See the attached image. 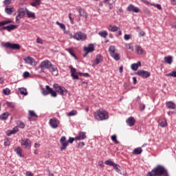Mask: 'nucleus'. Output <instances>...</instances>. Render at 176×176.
Wrapping results in <instances>:
<instances>
[{
    "mask_svg": "<svg viewBox=\"0 0 176 176\" xmlns=\"http://www.w3.org/2000/svg\"><path fill=\"white\" fill-rule=\"evenodd\" d=\"M168 176V172L164 168V166L157 165L151 171L148 172L147 176Z\"/></svg>",
    "mask_w": 176,
    "mask_h": 176,
    "instance_id": "f257e3e1",
    "label": "nucleus"
},
{
    "mask_svg": "<svg viewBox=\"0 0 176 176\" xmlns=\"http://www.w3.org/2000/svg\"><path fill=\"white\" fill-rule=\"evenodd\" d=\"M94 116L96 120L102 121V120H107L109 119V114L107 113V111L99 109L96 111L94 113Z\"/></svg>",
    "mask_w": 176,
    "mask_h": 176,
    "instance_id": "f03ea898",
    "label": "nucleus"
},
{
    "mask_svg": "<svg viewBox=\"0 0 176 176\" xmlns=\"http://www.w3.org/2000/svg\"><path fill=\"white\" fill-rule=\"evenodd\" d=\"M74 141H76V139L75 138H69L68 141H67V138L65 136H62L60 139V151L63 152V151H65L67 149V146H68L69 144H73Z\"/></svg>",
    "mask_w": 176,
    "mask_h": 176,
    "instance_id": "7ed1b4c3",
    "label": "nucleus"
},
{
    "mask_svg": "<svg viewBox=\"0 0 176 176\" xmlns=\"http://www.w3.org/2000/svg\"><path fill=\"white\" fill-rule=\"evenodd\" d=\"M53 87L54 89L56 92V94H60V96H67V93H68V90H67V89H65V87H63V86H60L58 85V84H56L54 83L53 85Z\"/></svg>",
    "mask_w": 176,
    "mask_h": 176,
    "instance_id": "20e7f679",
    "label": "nucleus"
},
{
    "mask_svg": "<svg viewBox=\"0 0 176 176\" xmlns=\"http://www.w3.org/2000/svg\"><path fill=\"white\" fill-rule=\"evenodd\" d=\"M41 93L43 96H47L51 94V97H57V94L53 90V88H51L49 85L45 86V88H41Z\"/></svg>",
    "mask_w": 176,
    "mask_h": 176,
    "instance_id": "39448f33",
    "label": "nucleus"
},
{
    "mask_svg": "<svg viewBox=\"0 0 176 176\" xmlns=\"http://www.w3.org/2000/svg\"><path fill=\"white\" fill-rule=\"evenodd\" d=\"M27 14L25 12V8H20L17 10V15L16 16V22L20 23V20L25 16Z\"/></svg>",
    "mask_w": 176,
    "mask_h": 176,
    "instance_id": "423d86ee",
    "label": "nucleus"
},
{
    "mask_svg": "<svg viewBox=\"0 0 176 176\" xmlns=\"http://www.w3.org/2000/svg\"><path fill=\"white\" fill-rule=\"evenodd\" d=\"M2 46L7 49H12V50H19L20 49V45L16 43H10L9 42L3 43Z\"/></svg>",
    "mask_w": 176,
    "mask_h": 176,
    "instance_id": "0eeeda50",
    "label": "nucleus"
},
{
    "mask_svg": "<svg viewBox=\"0 0 176 176\" xmlns=\"http://www.w3.org/2000/svg\"><path fill=\"white\" fill-rule=\"evenodd\" d=\"M73 38L76 41H86L87 35L82 32H78L74 34Z\"/></svg>",
    "mask_w": 176,
    "mask_h": 176,
    "instance_id": "6e6552de",
    "label": "nucleus"
},
{
    "mask_svg": "<svg viewBox=\"0 0 176 176\" xmlns=\"http://www.w3.org/2000/svg\"><path fill=\"white\" fill-rule=\"evenodd\" d=\"M116 0H104L103 1L100 2L99 3V6H109L110 10H112L113 9V3H115Z\"/></svg>",
    "mask_w": 176,
    "mask_h": 176,
    "instance_id": "1a4fd4ad",
    "label": "nucleus"
},
{
    "mask_svg": "<svg viewBox=\"0 0 176 176\" xmlns=\"http://www.w3.org/2000/svg\"><path fill=\"white\" fill-rule=\"evenodd\" d=\"M52 65V62H50L49 60H45L41 63L39 68H41V71H43V69H49Z\"/></svg>",
    "mask_w": 176,
    "mask_h": 176,
    "instance_id": "9d476101",
    "label": "nucleus"
},
{
    "mask_svg": "<svg viewBox=\"0 0 176 176\" xmlns=\"http://www.w3.org/2000/svg\"><path fill=\"white\" fill-rule=\"evenodd\" d=\"M49 124L52 129H57L60 124V121L56 118H53L50 120Z\"/></svg>",
    "mask_w": 176,
    "mask_h": 176,
    "instance_id": "9b49d317",
    "label": "nucleus"
},
{
    "mask_svg": "<svg viewBox=\"0 0 176 176\" xmlns=\"http://www.w3.org/2000/svg\"><path fill=\"white\" fill-rule=\"evenodd\" d=\"M21 144L25 149H30L31 148V140L30 139H22L21 140Z\"/></svg>",
    "mask_w": 176,
    "mask_h": 176,
    "instance_id": "f8f14e48",
    "label": "nucleus"
},
{
    "mask_svg": "<svg viewBox=\"0 0 176 176\" xmlns=\"http://www.w3.org/2000/svg\"><path fill=\"white\" fill-rule=\"evenodd\" d=\"M137 75H138V76H141L144 79H146V78H149V76H151V73L145 70H139L137 72Z\"/></svg>",
    "mask_w": 176,
    "mask_h": 176,
    "instance_id": "ddd939ff",
    "label": "nucleus"
},
{
    "mask_svg": "<svg viewBox=\"0 0 176 176\" xmlns=\"http://www.w3.org/2000/svg\"><path fill=\"white\" fill-rule=\"evenodd\" d=\"M84 50L86 52L84 57H86L89 53H91L94 50V45L89 44L88 47H85Z\"/></svg>",
    "mask_w": 176,
    "mask_h": 176,
    "instance_id": "4468645a",
    "label": "nucleus"
},
{
    "mask_svg": "<svg viewBox=\"0 0 176 176\" xmlns=\"http://www.w3.org/2000/svg\"><path fill=\"white\" fill-rule=\"evenodd\" d=\"M23 60L26 64H29L30 65H35V59H34L31 56H27L25 58H23Z\"/></svg>",
    "mask_w": 176,
    "mask_h": 176,
    "instance_id": "2eb2a0df",
    "label": "nucleus"
},
{
    "mask_svg": "<svg viewBox=\"0 0 176 176\" xmlns=\"http://www.w3.org/2000/svg\"><path fill=\"white\" fill-rule=\"evenodd\" d=\"M25 12L28 19H32L33 20H35V19H36V16H35V12L30 11L29 10H28L27 8H25Z\"/></svg>",
    "mask_w": 176,
    "mask_h": 176,
    "instance_id": "dca6fc26",
    "label": "nucleus"
},
{
    "mask_svg": "<svg viewBox=\"0 0 176 176\" xmlns=\"http://www.w3.org/2000/svg\"><path fill=\"white\" fill-rule=\"evenodd\" d=\"M102 61V56L101 54H98L96 59L92 60L93 65H98Z\"/></svg>",
    "mask_w": 176,
    "mask_h": 176,
    "instance_id": "f3484780",
    "label": "nucleus"
},
{
    "mask_svg": "<svg viewBox=\"0 0 176 176\" xmlns=\"http://www.w3.org/2000/svg\"><path fill=\"white\" fill-rule=\"evenodd\" d=\"M127 10L128 12H133L134 13H138V12H140V8L137 7H134V6H133L132 4H130L127 7Z\"/></svg>",
    "mask_w": 176,
    "mask_h": 176,
    "instance_id": "a211bd4d",
    "label": "nucleus"
},
{
    "mask_svg": "<svg viewBox=\"0 0 176 176\" xmlns=\"http://www.w3.org/2000/svg\"><path fill=\"white\" fill-rule=\"evenodd\" d=\"M86 138V133L85 132H80L77 136L75 137L76 141H80Z\"/></svg>",
    "mask_w": 176,
    "mask_h": 176,
    "instance_id": "6ab92c4d",
    "label": "nucleus"
},
{
    "mask_svg": "<svg viewBox=\"0 0 176 176\" xmlns=\"http://www.w3.org/2000/svg\"><path fill=\"white\" fill-rule=\"evenodd\" d=\"M50 68V72H52L54 76H57V75H58V69H57V67H56V65H52Z\"/></svg>",
    "mask_w": 176,
    "mask_h": 176,
    "instance_id": "aec40b11",
    "label": "nucleus"
},
{
    "mask_svg": "<svg viewBox=\"0 0 176 176\" xmlns=\"http://www.w3.org/2000/svg\"><path fill=\"white\" fill-rule=\"evenodd\" d=\"M107 30L111 31V32H116V31H119V28L116 25H109Z\"/></svg>",
    "mask_w": 176,
    "mask_h": 176,
    "instance_id": "412c9836",
    "label": "nucleus"
},
{
    "mask_svg": "<svg viewBox=\"0 0 176 176\" xmlns=\"http://www.w3.org/2000/svg\"><path fill=\"white\" fill-rule=\"evenodd\" d=\"M126 124L130 126V127L134 126L135 124V120L133 117H129L126 120Z\"/></svg>",
    "mask_w": 176,
    "mask_h": 176,
    "instance_id": "4be33fe9",
    "label": "nucleus"
},
{
    "mask_svg": "<svg viewBox=\"0 0 176 176\" xmlns=\"http://www.w3.org/2000/svg\"><path fill=\"white\" fill-rule=\"evenodd\" d=\"M16 28H17V25L12 24L10 25L3 27V30H7L8 32H10L12 30H16Z\"/></svg>",
    "mask_w": 176,
    "mask_h": 176,
    "instance_id": "5701e85b",
    "label": "nucleus"
},
{
    "mask_svg": "<svg viewBox=\"0 0 176 176\" xmlns=\"http://www.w3.org/2000/svg\"><path fill=\"white\" fill-rule=\"evenodd\" d=\"M78 10L80 16H81L82 17H85V19L87 18V13L85 12V10H83V8H78Z\"/></svg>",
    "mask_w": 176,
    "mask_h": 176,
    "instance_id": "b1692460",
    "label": "nucleus"
},
{
    "mask_svg": "<svg viewBox=\"0 0 176 176\" xmlns=\"http://www.w3.org/2000/svg\"><path fill=\"white\" fill-rule=\"evenodd\" d=\"M138 67H141V62L140 61H138L137 63H133L131 65L132 71H137V69H138Z\"/></svg>",
    "mask_w": 176,
    "mask_h": 176,
    "instance_id": "393cba45",
    "label": "nucleus"
},
{
    "mask_svg": "<svg viewBox=\"0 0 176 176\" xmlns=\"http://www.w3.org/2000/svg\"><path fill=\"white\" fill-rule=\"evenodd\" d=\"M166 105L168 109H175V104L173 102H167Z\"/></svg>",
    "mask_w": 176,
    "mask_h": 176,
    "instance_id": "a878e982",
    "label": "nucleus"
},
{
    "mask_svg": "<svg viewBox=\"0 0 176 176\" xmlns=\"http://www.w3.org/2000/svg\"><path fill=\"white\" fill-rule=\"evenodd\" d=\"M164 61L166 64H169V65H171L173 64V56H166L164 57Z\"/></svg>",
    "mask_w": 176,
    "mask_h": 176,
    "instance_id": "bb28decb",
    "label": "nucleus"
},
{
    "mask_svg": "<svg viewBox=\"0 0 176 176\" xmlns=\"http://www.w3.org/2000/svg\"><path fill=\"white\" fill-rule=\"evenodd\" d=\"M65 50H66V52H68V53H69L70 56L74 57L75 58V60L78 59V58H76V55H75V54L74 53V48H67Z\"/></svg>",
    "mask_w": 176,
    "mask_h": 176,
    "instance_id": "cd10ccee",
    "label": "nucleus"
},
{
    "mask_svg": "<svg viewBox=\"0 0 176 176\" xmlns=\"http://www.w3.org/2000/svg\"><path fill=\"white\" fill-rule=\"evenodd\" d=\"M9 118V112H6L0 115V120H7Z\"/></svg>",
    "mask_w": 176,
    "mask_h": 176,
    "instance_id": "c85d7f7f",
    "label": "nucleus"
},
{
    "mask_svg": "<svg viewBox=\"0 0 176 176\" xmlns=\"http://www.w3.org/2000/svg\"><path fill=\"white\" fill-rule=\"evenodd\" d=\"M30 5L33 6V8H36L41 5V0H34Z\"/></svg>",
    "mask_w": 176,
    "mask_h": 176,
    "instance_id": "c756f323",
    "label": "nucleus"
},
{
    "mask_svg": "<svg viewBox=\"0 0 176 176\" xmlns=\"http://www.w3.org/2000/svg\"><path fill=\"white\" fill-rule=\"evenodd\" d=\"M135 50L138 54H144V50L142 49V47H141V46L136 45Z\"/></svg>",
    "mask_w": 176,
    "mask_h": 176,
    "instance_id": "7c9ffc66",
    "label": "nucleus"
},
{
    "mask_svg": "<svg viewBox=\"0 0 176 176\" xmlns=\"http://www.w3.org/2000/svg\"><path fill=\"white\" fill-rule=\"evenodd\" d=\"M14 11V8H9L8 6H6L5 8V12L6 13H7V14H12V13H13Z\"/></svg>",
    "mask_w": 176,
    "mask_h": 176,
    "instance_id": "2f4dec72",
    "label": "nucleus"
},
{
    "mask_svg": "<svg viewBox=\"0 0 176 176\" xmlns=\"http://www.w3.org/2000/svg\"><path fill=\"white\" fill-rule=\"evenodd\" d=\"M142 153V148H136L133 151V155H141Z\"/></svg>",
    "mask_w": 176,
    "mask_h": 176,
    "instance_id": "473e14b6",
    "label": "nucleus"
},
{
    "mask_svg": "<svg viewBox=\"0 0 176 176\" xmlns=\"http://www.w3.org/2000/svg\"><path fill=\"white\" fill-rule=\"evenodd\" d=\"M110 56H111V57L114 58L116 60V61H119V60H120V55L118 53L112 54Z\"/></svg>",
    "mask_w": 176,
    "mask_h": 176,
    "instance_id": "72a5a7b5",
    "label": "nucleus"
},
{
    "mask_svg": "<svg viewBox=\"0 0 176 176\" xmlns=\"http://www.w3.org/2000/svg\"><path fill=\"white\" fill-rule=\"evenodd\" d=\"M67 116H76L78 115V111L76 110H72L69 113H66Z\"/></svg>",
    "mask_w": 176,
    "mask_h": 176,
    "instance_id": "f704fd0d",
    "label": "nucleus"
},
{
    "mask_svg": "<svg viewBox=\"0 0 176 176\" xmlns=\"http://www.w3.org/2000/svg\"><path fill=\"white\" fill-rule=\"evenodd\" d=\"M98 35H100V36H101L102 38H107V36H108V32H107L106 30L99 32Z\"/></svg>",
    "mask_w": 176,
    "mask_h": 176,
    "instance_id": "c9c22d12",
    "label": "nucleus"
},
{
    "mask_svg": "<svg viewBox=\"0 0 176 176\" xmlns=\"http://www.w3.org/2000/svg\"><path fill=\"white\" fill-rule=\"evenodd\" d=\"M116 50V47L113 45H111L109 47V54L110 56H111V54H115V52Z\"/></svg>",
    "mask_w": 176,
    "mask_h": 176,
    "instance_id": "e433bc0d",
    "label": "nucleus"
},
{
    "mask_svg": "<svg viewBox=\"0 0 176 176\" xmlns=\"http://www.w3.org/2000/svg\"><path fill=\"white\" fill-rule=\"evenodd\" d=\"M104 164H106V166H111L112 167H113L116 163L113 162V161H111V160H107L104 162Z\"/></svg>",
    "mask_w": 176,
    "mask_h": 176,
    "instance_id": "4c0bfd02",
    "label": "nucleus"
},
{
    "mask_svg": "<svg viewBox=\"0 0 176 176\" xmlns=\"http://www.w3.org/2000/svg\"><path fill=\"white\" fill-rule=\"evenodd\" d=\"M160 127H166L167 126V121L166 120H162L159 121Z\"/></svg>",
    "mask_w": 176,
    "mask_h": 176,
    "instance_id": "58836bf2",
    "label": "nucleus"
},
{
    "mask_svg": "<svg viewBox=\"0 0 176 176\" xmlns=\"http://www.w3.org/2000/svg\"><path fill=\"white\" fill-rule=\"evenodd\" d=\"M19 131V128L17 126H15L12 130L10 131V133L8 134V136L12 135V134H16Z\"/></svg>",
    "mask_w": 176,
    "mask_h": 176,
    "instance_id": "ea45409f",
    "label": "nucleus"
},
{
    "mask_svg": "<svg viewBox=\"0 0 176 176\" xmlns=\"http://www.w3.org/2000/svg\"><path fill=\"white\" fill-rule=\"evenodd\" d=\"M16 124L19 129H24L25 127V124L21 121H17Z\"/></svg>",
    "mask_w": 176,
    "mask_h": 176,
    "instance_id": "a19ab883",
    "label": "nucleus"
},
{
    "mask_svg": "<svg viewBox=\"0 0 176 176\" xmlns=\"http://www.w3.org/2000/svg\"><path fill=\"white\" fill-rule=\"evenodd\" d=\"M19 91L22 96H27L28 94V92H27V89L24 88H19Z\"/></svg>",
    "mask_w": 176,
    "mask_h": 176,
    "instance_id": "79ce46f5",
    "label": "nucleus"
},
{
    "mask_svg": "<svg viewBox=\"0 0 176 176\" xmlns=\"http://www.w3.org/2000/svg\"><path fill=\"white\" fill-rule=\"evenodd\" d=\"M113 169L116 171V173H120V166L118 164H114Z\"/></svg>",
    "mask_w": 176,
    "mask_h": 176,
    "instance_id": "37998d69",
    "label": "nucleus"
},
{
    "mask_svg": "<svg viewBox=\"0 0 176 176\" xmlns=\"http://www.w3.org/2000/svg\"><path fill=\"white\" fill-rule=\"evenodd\" d=\"M22 149H21V147H18L15 149V152L16 153V155H18V156H22L21 155V152H22Z\"/></svg>",
    "mask_w": 176,
    "mask_h": 176,
    "instance_id": "c03bdc74",
    "label": "nucleus"
},
{
    "mask_svg": "<svg viewBox=\"0 0 176 176\" xmlns=\"http://www.w3.org/2000/svg\"><path fill=\"white\" fill-rule=\"evenodd\" d=\"M56 23L57 24V25H59L61 30H63V31H65V25H64V23H61L58 21H56Z\"/></svg>",
    "mask_w": 176,
    "mask_h": 176,
    "instance_id": "a18cd8bd",
    "label": "nucleus"
},
{
    "mask_svg": "<svg viewBox=\"0 0 176 176\" xmlns=\"http://www.w3.org/2000/svg\"><path fill=\"white\" fill-rule=\"evenodd\" d=\"M29 115L31 116V118H35L36 119L38 118V116H36L34 111L30 110Z\"/></svg>",
    "mask_w": 176,
    "mask_h": 176,
    "instance_id": "49530a36",
    "label": "nucleus"
},
{
    "mask_svg": "<svg viewBox=\"0 0 176 176\" xmlns=\"http://www.w3.org/2000/svg\"><path fill=\"white\" fill-rule=\"evenodd\" d=\"M3 93L5 96H9V94H10V89L9 88H6L3 90Z\"/></svg>",
    "mask_w": 176,
    "mask_h": 176,
    "instance_id": "de8ad7c7",
    "label": "nucleus"
},
{
    "mask_svg": "<svg viewBox=\"0 0 176 176\" xmlns=\"http://www.w3.org/2000/svg\"><path fill=\"white\" fill-rule=\"evenodd\" d=\"M166 76H172L173 78H176V71H173L172 72L166 74Z\"/></svg>",
    "mask_w": 176,
    "mask_h": 176,
    "instance_id": "09e8293b",
    "label": "nucleus"
},
{
    "mask_svg": "<svg viewBox=\"0 0 176 176\" xmlns=\"http://www.w3.org/2000/svg\"><path fill=\"white\" fill-rule=\"evenodd\" d=\"M116 138H117L116 135H113L111 136V140H112L113 142H115V144H119V142L118 141V140Z\"/></svg>",
    "mask_w": 176,
    "mask_h": 176,
    "instance_id": "8fccbe9b",
    "label": "nucleus"
},
{
    "mask_svg": "<svg viewBox=\"0 0 176 176\" xmlns=\"http://www.w3.org/2000/svg\"><path fill=\"white\" fill-rule=\"evenodd\" d=\"M36 43H40V45H43V40H42V38H41L39 37H37Z\"/></svg>",
    "mask_w": 176,
    "mask_h": 176,
    "instance_id": "3c124183",
    "label": "nucleus"
},
{
    "mask_svg": "<svg viewBox=\"0 0 176 176\" xmlns=\"http://www.w3.org/2000/svg\"><path fill=\"white\" fill-rule=\"evenodd\" d=\"M69 69H71L72 74H76V69L74 68L72 65L69 66Z\"/></svg>",
    "mask_w": 176,
    "mask_h": 176,
    "instance_id": "603ef678",
    "label": "nucleus"
},
{
    "mask_svg": "<svg viewBox=\"0 0 176 176\" xmlns=\"http://www.w3.org/2000/svg\"><path fill=\"white\" fill-rule=\"evenodd\" d=\"M23 78H29L30 76V72H25L23 74Z\"/></svg>",
    "mask_w": 176,
    "mask_h": 176,
    "instance_id": "864d4df0",
    "label": "nucleus"
},
{
    "mask_svg": "<svg viewBox=\"0 0 176 176\" xmlns=\"http://www.w3.org/2000/svg\"><path fill=\"white\" fill-rule=\"evenodd\" d=\"M71 76L73 79H79V77L78 76V74H76V73L72 74Z\"/></svg>",
    "mask_w": 176,
    "mask_h": 176,
    "instance_id": "5fc2aeb1",
    "label": "nucleus"
},
{
    "mask_svg": "<svg viewBox=\"0 0 176 176\" xmlns=\"http://www.w3.org/2000/svg\"><path fill=\"white\" fill-rule=\"evenodd\" d=\"M7 105L10 108H14V103H13V102H7Z\"/></svg>",
    "mask_w": 176,
    "mask_h": 176,
    "instance_id": "6e6d98bb",
    "label": "nucleus"
},
{
    "mask_svg": "<svg viewBox=\"0 0 176 176\" xmlns=\"http://www.w3.org/2000/svg\"><path fill=\"white\" fill-rule=\"evenodd\" d=\"M144 12L145 13V14H149L151 13V11L147 8H144Z\"/></svg>",
    "mask_w": 176,
    "mask_h": 176,
    "instance_id": "4d7b16f0",
    "label": "nucleus"
},
{
    "mask_svg": "<svg viewBox=\"0 0 176 176\" xmlns=\"http://www.w3.org/2000/svg\"><path fill=\"white\" fill-rule=\"evenodd\" d=\"M130 34H124V39L125 40V41H129V39H130Z\"/></svg>",
    "mask_w": 176,
    "mask_h": 176,
    "instance_id": "13d9d810",
    "label": "nucleus"
},
{
    "mask_svg": "<svg viewBox=\"0 0 176 176\" xmlns=\"http://www.w3.org/2000/svg\"><path fill=\"white\" fill-rule=\"evenodd\" d=\"M10 2H11L10 0H5L3 1V3H4V5H10Z\"/></svg>",
    "mask_w": 176,
    "mask_h": 176,
    "instance_id": "bf43d9fd",
    "label": "nucleus"
},
{
    "mask_svg": "<svg viewBox=\"0 0 176 176\" xmlns=\"http://www.w3.org/2000/svg\"><path fill=\"white\" fill-rule=\"evenodd\" d=\"M140 111H144V109H145V104H140Z\"/></svg>",
    "mask_w": 176,
    "mask_h": 176,
    "instance_id": "052dcab7",
    "label": "nucleus"
},
{
    "mask_svg": "<svg viewBox=\"0 0 176 176\" xmlns=\"http://www.w3.org/2000/svg\"><path fill=\"white\" fill-rule=\"evenodd\" d=\"M155 8L158 9L159 10H162V6L160 4H155Z\"/></svg>",
    "mask_w": 176,
    "mask_h": 176,
    "instance_id": "680f3d73",
    "label": "nucleus"
},
{
    "mask_svg": "<svg viewBox=\"0 0 176 176\" xmlns=\"http://www.w3.org/2000/svg\"><path fill=\"white\" fill-rule=\"evenodd\" d=\"M133 85H137V78L133 77Z\"/></svg>",
    "mask_w": 176,
    "mask_h": 176,
    "instance_id": "e2e57ef3",
    "label": "nucleus"
},
{
    "mask_svg": "<svg viewBox=\"0 0 176 176\" xmlns=\"http://www.w3.org/2000/svg\"><path fill=\"white\" fill-rule=\"evenodd\" d=\"M78 146H80V148H83V146H85V142H81L78 144Z\"/></svg>",
    "mask_w": 176,
    "mask_h": 176,
    "instance_id": "0e129e2a",
    "label": "nucleus"
},
{
    "mask_svg": "<svg viewBox=\"0 0 176 176\" xmlns=\"http://www.w3.org/2000/svg\"><path fill=\"white\" fill-rule=\"evenodd\" d=\"M25 175H26V176H34V175L32 174V173H31V172H30V171L26 172Z\"/></svg>",
    "mask_w": 176,
    "mask_h": 176,
    "instance_id": "69168bd1",
    "label": "nucleus"
},
{
    "mask_svg": "<svg viewBox=\"0 0 176 176\" xmlns=\"http://www.w3.org/2000/svg\"><path fill=\"white\" fill-rule=\"evenodd\" d=\"M140 36H144L145 35V32L141 30L140 32H139Z\"/></svg>",
    "mask_w": 176,
    "mask_h": 176,
    "instance_id": "338daca9",
    "label": "nucleus"
},
{
    "mask_svg": "<svg viewBox=\"0 0 176 176\" xmlns=\"http://www.w3.org/2000/svg\"><path fill=\"white\" fill-rule=\"evenodd\" d=\"M170 3H172V5L176 6V0H170Z\"/></svg>",
    "mask_w": 176,
    "mask_h": 176,
    "instance_id": "774afa93",
    "label": "nucleus"
}]
</instances>
